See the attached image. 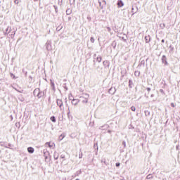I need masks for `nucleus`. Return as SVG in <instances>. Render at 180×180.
<instances>
[{"instance_id": "obj_32", "label": "nucleus", "mask_w": 180, "mask_h": 180, "mask_svg": "<svg viewBox=\"0 0 180 180\" xmlns=\"http://www.w3.org/2000/svg\"><path fill=\"white\" fill-rule=\"evenodd\" d=\"M116 167H120V162H117V163H116Z\"/></svg>"}, {"instance_id": "obj_31", "label": "nucleus", "mask_w": 180, "mask_h": 180, "mask_svg": "<svg viewBox=\"0 0 180 180\" xmlns=\"http://www.w3.org/2000/svg\"><path fill=\"white\" fill-rule=\"evenodd\" d=\"M171 106H172V108H175V104H174V103H171Z\"/></svg>"}, {"instance_id": "obj_41", "label": "nucleus", "mask_w": 180, "mask_h": 180, "mask_svg": "<svg viewBox=\"0 0 180 180\" xmlns=\"http://www.w3.org/2000/svg\"><path fill=\"white\" fill-rule=\"evenodd\" d=\"M68 115H70V111L68 112Z\"/></svg>"}, {"instance_id": "obj_36", "label": "nucleus", "mask_w": 180, "mask_h": 180, "mask_svg": "<svg viewBox=\"0 0 180 180\" xmlns=\"http://www.w3.org/2000/svg\"><path fill=\"white\" fill-rule=\"evenodd\" d=\"M162 43H165V40H164V39H162Z\"/></svg>"}, {"instance_id": "obj_23", "label": "nucleus", "mask_w": 180, "mask_h": 180, "mask_svg": "<svg viewBox=\"0 0 180 180\" xmlns=\"http://www.w3.org/2000/svg\"><path fill=\"white\" fill-rule=\"evenodd\" d=\"M90 41H91V43H95V39H94V37H91Z\"/></svg>"}, {"instance_id": "obj_9", "label": "nucleus", "mask_w": 180, "mask_h": 180, "mask_svg": "<svg viewBox=\"0 0 180 180\" xmlns=\"http://www.w3.org/2000/svg\"><path fill=\"white\" fill-rule=\"evenodd\" d=\"M27 151L30 153V154H33L34 153V148L29 147L27 148Z\"/></svg>"}, {"instance_id": "obj_26", "label": "nucleus", "mask_w": 180, "mask_h": 180, "mask_svg": "<svg viewBox=\"0 0 180 180\" xmlns=\"http://www.w3.org/2000/svg\"><path fill=\"white\" fill-rule=\"evenodd\" d=\"M11 77H13V79H15V75L13 73H11Z\"/></svg>"}, {"instance_id": "obj_16", "label": "nucleus", "mask_w": 180, "mask_h": 180, "mask_svg": "<svg viewBox=\"0 0 180 180\" xmlns=\"http://www.w3.org/2000/svg\"><path fill=\"white\" fill-rule=\"evenodd\" d=\"M145 40L146 43H150V36L145 37Z\"/></svg>"}, {"instance_id": "obj_28", "label": "nucleus", "mask_w": 180, "mask_h": 180, "mask_svg": "<svg viewBox=\"0 0 180 180\" xmlns=\"http://www.w3.org/2000/svg\"><path fill=\"white\" fill-rule=\"evenodd\" d=\"M79 158H82V153H80L79 154Z\"/></svg>"}, {"instance_id": "obj_46", "label": "nucleus", "mask_w": 180, "mask_h": 180, "mask_svg": "<svg viewBox=\"0 0 180 180\" xmlns=\"http://www.w3.org/2000/svg\"><path fill=\"white\" fill-rule=\"evenodd\" d=\"M76 180H79V179H77Z\"/></svg>"}, {"instance_id": "obj_30", "label": "nucleus", "mask_w": 180, "mask_h": 180, "mask_svg": "<svg viewBox=\"0 0 180 180\" xmlns=\"http://www.w3.org/2000/svg\"><path fill=\"white\" fill-rule=\"evenodd\" d=\"M51 86H52V88H53V89H54V82H51Z\"/></svg>"}, {"instance_id": "obj_33", "label": "nucleus", "mask_w": 180, "mask_h": 180, "mask_svg": "<svg viewBox=\"0 0 180 180\" xmlns=\"http://www.w3.org/2000/svg\"><path fill=\"white\" fill-rule=\"evenodd\" d=\"M122 144L124 145V147H126V141H124L122 142Z\"/></svg>"}, {"instance_id": "obj_39", "label": "nucleus", "mask_w": 180, "mask_h": 180, "mask_svg": "<svg viewBox=\"0 0 180 180\" xmlns=\"http://www.w3.org/2000/svg\"><path fill=\"white\" fill-rule=\"evenodd\" d=\"M35 2H37V1H39V0H34Z\"/></svg>"}, {"instance_id": "obj_21", "label": "nucleus", "mask_w": 180, "mask_h": 180, "mask_svg": "<svg viewBox=\"0 0 180 180\" xmlns=\"http://www.w3.org/2000/svg\"><path fill=\"white\" fill-rule=\"evenodd\" d=\"M131 110H132V112H136V107L131 106Z\"/></svg>"}, {"instance_id": "obj_20", "label": "nucleus", "mask_w": 180, "mask_h": 180, "mask_svg": "<svg viewBox=\"0 0 180 180\" xmlns=\"http://www.w3.org/2000/svg\"><path fill=\"white\" fill-rule=\"evenodd\" d=\"M66 13H67V15H71V11H70V9H68V10L66 11Z\"/></svg>"}, {"instance_id": "obj_25", "label": "nucleus", "mask_w": 180, "mask_h": 180, "mask_svg": "<svg viewBox=\"0 0 180 180\" xmlns=\"http://www.w3.org/2000/svg\"><path fill=\"white\" fill-rule=\"evenodd\" d=\"M15 31H13L12 33H11V37H12V39H13V37H15Z\"/></svg>"}, {"instance_id": "obj_40", "label": "nucleus", "mask_w": 180, "mask_h": 180, "mask_svg": "<svg viewBox=\"0 0 180 180\" xmlns=\"http://www.w3.org/2000/svg\"><path fill=\"white\" fill-rule=\"evenodd\" d=\"M64 139V136H63V138L61 139V140H63Z\"/></svg>"}, {"instance_id": "obj_27", "label": "nucleus", "mask_w": 180, "mask_h": 180, "mask_svg": "<svg viewBox=\"0 0 180 180\" xmlns=\"http://www.w3.org/2000/svg\"><path fill=\"white\" fill-rule=\"evenodd\" d=\"M107 30H108V32H110V31L112 30V29H110V27H107Z\"/></svg>"}, {"instance_id": "obj_12", "label": "nucleus", "mask_w": 180, "mask_h": 180, "mask_svg": "<svg viewBox=\"0 0 180 180\" xmlns=\"http://www.w3.org/2000/svg\"><path fill=\"white\" fill-rule=\"evenodd\" d=\"M103 64L105 68H106V67H109V61H108V60L103 61Z\"/></svg>"}, {"instance_id": "obj_15", "label": "nucleus", "mask_w": 180, "mask_h": 180, "mask_svg": "<svg viewBox=\"0 0 180 180\" xmlns=\"http://www.w3.org/2000/svg\"><path fill=\"white\" fill-rule=\"evenodd\" d=\"M11 33V27H8L4 34H9Z\"/></svg>"}, {"instance_id": "obj_6", "label": "nucleus", "mask_w": 180, "mask_h": 180, "mask_svg": "<svg viewBox=\"0 0 180 180\" xmlns=\"http://www.w3.org/2000/svg\"><path fill=\"white\" fill-rule=\"evenodd\" d=\"M56 103L58 105V106H59L60 109H63V100L61 99H57L56 101Z\"/></svg>"}, {"instance_id": "obj_38", "label": "nucleus", "mask_w": 180, "mask_h": 180, "mask_svg": "<svg viewBox=\"0 0 180 180\" xmlns=\"http://www.w3.org/2000/svg\"><path fill=\"white\" fill-rule=\"evenodd\" d=\"M160 92H163V90H162V89H160Z\"/></svg>"}, {"instance_id": "obj_35", "label": "nucleus", "mask_w": 180, "mask_h": 180, "mask_svg": "<svg viewBox=\"0 0 180 180\" xmlns=\"http://www.w3.org/2000/svg\"><path fill=\"white\" fill-rule=\"evenodd\" d=\"M53 7H54L55 11L57 12V6H53Z\"/></svg>"}, {"instance_id": "obj_37", "label": "nucleus", "mask_w": 180, "mask_h": 180, "mask_svg": "<svg viewBox=\"0 0 180 180\" xmlns=\"http://www.w3.org/2000/svg\"><path fill=\"white\" fill-rule=\"evenodd\" d=\"M108 133H112V131L108 130Z\"/></svg>"}, {"instance_id": "obj_44", "label": "nucleus", "mask_w": 180, "mask_h": 180, "mask_svg": "<svg viewBox=\"0 0 180 180\" xmlns=\"http://www.w3.org/2000/svg\"><path fill=\"white\" fill-rule=\"evenodd\" d=\"M135 74H136V75H137V72H135Z\"/></svg>"}, {"instance_id": "obj_17", "label": "nucleus", "mask_w": 180, "mask_h": 180, "mask_svg": "<svg viewBox=\"0 0 180 180\" xmlns=\"http://www.w3.org/2000/svg\"><path fill=\"white\" fill-rule=\"evenodd\" d=\"M45 144H46V146H49V148H51V147H53V144H54V143H51L50 142H46Z\"/></svg>"}, {"instance_id": "obj_4", "label": "nucleus", "mask_w": 180, "mask_h": 180, "mask_svg": "<svg viewBox=\"0 0 180 180\" xmlns=\"http://www.w3.org/2000/svg\"><path fill=\"white\" fill-rule=\"evenodd\" d=\"M131 12L132 15H134V13H137V12H139V7L137 6H132Z\"/></svg>"}, {"instance_id": "obj_1", "label": "nucleus", "mask_w": 180, "mask_h": 180, "mask_svg": "<svg viewBox=\"0 0 180 180\" xmlns=\"http://www.w3.org/2000/svg\"><path fill=\"white\" fill-rule=\"evenodd\" d=\"M34 96H37L39 99L41 98V96H44V93L43 91H40V89H35L34 90Z\"/></svg>"}, {"instance_id": "obj_8", "label": "nucleus", "mask_w": 180, "mask_h": 180, "mask_svg": "<svg viewBox=\"0 0 180 180\" xmlns=\"http://www.w3.org/2000/svg\"><path fill=\"white\" fill-rule=\"evenodd\" d=\"M108 92H109V94H110V95H113L116 92V89L111 87L109 89Z\"/></svg>"}, {"instance_id": "obj_45", "label": "nucleus", "mask_w": 180, "mask_h": 180, "mask_svg": "<svg viewBox=\"0 0 180 180\" xmlns=\"http://www.w3.org/2000/svg\"><path fill=\"white\" fill-rule=\"evenodd\" d=\"M135 74H136V75H137V72H135Z\"/></svg>"}, {"instance_id": "obj_10", "label": "nucleus", "mask_w": 180, "mask_h": 180, "mask_svg": "<svg viewBox=\"0 0 180 180\" xmlns=\"http://www.w3.org/2000/svg\"><path fill=\"white\" fill-rule=\"evenodd\" d=\"M124 5V4H123V1L122 0H119L117 1V6H119V8H122V6H123Z\"/></svg>"}, {"instance_id": "obj_2", "label": "nucleus", "mask_w": 180, "mask_h": 180, "mask_svg": "<svg viewBox=\"0 0 180 180\" xmlns=\"http://www.w3.org/2000/svg\"><path fill=\"white\" fill-rule=\"evenodd\" d=\"M89 98V94H84L82 96H80V99L82 103H88V99Z\"/></svg>"}, {"instance_id": "obj_19", "label": "nucleus", "mask_w": 180, "mask_h": 180, "mask_svg": "<svg viewBox=\"0 0 180 180\" xmlns=\"http://www.w3.org/2000/svg\"><path fill=\"white\" fill-rule=\"evenodd\" d=\"M160 27H161V29H164V28L165 27V24L161 23V24L160 25Z\"/></svg>"}, {"instance_id": "obj_13", "label": "nucleus", "mask_w": 180, "mask_h": 180, "mask_svg": "<svg viewBox=\"0 0 180 180\" xmlns=\"http://www.w3.org/2000/svg\"><path fill=\"white\" fill-rule=\"evenodd\" d=\"M53 158H54V160H58V153L54 152Z\"/></svg>"}, {"instance_id": "obj_14", "label": "nucleus", "mask_w": 180, "mask_h": 180, "mask_svg": "<svg viewBox=\"0 0 180 180\" xmlns=\"http://www.w3.org/2000/svg\"><path fill=\"white\" fill-rule=\"evenodd\" d=\"M44 155L46 160H47V155H49V151H47V150H44Z\"/></svg>"}, {"instance_id": "obj_42", "label": "nucleus", "mask_w": 180, "mask_h": 180, "mask_svg": "<svg viewBox=\"0 0 180 180\" xmlns=\"http://www.w3.org/2000/svg\"><path fill=\"white\" fill-rule=\"evenodd\" d=\"M61 158H64V157L61 156Z\"/></svg>"}, {"instance_id": "obj_7", "label": "nucleus", "mask_w": 180, "mask_h": 180, "mask_svg": "<svg viewBox=\"0 0 180 180\" xmlns=\"http://www.w3.org/2000/svg\"><path fill=\"white\" fill-rule=\"evenodd\" d=\"M94 59L97 61V63H101V61H102V57L101 56L94 55Z\"/></svg>"}, {"instance_id": "obj_5", "label": "nucleus", "mask_w": 180, "mask_h": 180, "mask_svg": "<svg viewBox=\"0 0 180 180\" xmlns=\"http://www.w3.org/2000/svg\"><path fill=\"white\" fill-rule=\"evenodd\" d=\"M162 64H165V65H168V62L167 61V56H165V55H163L162 56Z\"/></svg>"}, {"instance_id": "obj_24", "label": "nucleus", "mask_w": 180, "mask_h": 180, "mask_svg": "<svg viewBox=\"0 0 180 180\" xmlns=\"http://www.w3.org/2000/svg\"><path fill=\"white\" fill-rule=\"evenodd\" d=\"M15 91H17V92H19L20 94H23V90L21 89V90H18L17 89H15Z\"/></svg>"}, {"instance_id": "obj_3", "label": "nucleus", "mask_w": 180, "mask_h": 180, "mask_svg": "<svg viewBox=\"0 0 180 180\" xmlns=\"http://www.w3.org/2000/svg\"><path fill=\"white\" fill-rule=\"evenodd\" d=\"M46 45V50H48V51H51V50H53V48L51 47V41H48Z\"/></svg>"}, {"instance_id": "obj_11", "label": "nucleus", "mask_w": 180, "mask_h": 180, "mask_svg": "<svg viewBox=\"0 0 180 180\" xmlns=\"http://www.w3.org/2000/svg\"><path fill=\"white\" fill-rule=\"evenodd\" d=\"M79 103V100H78V99H73L72 101V105H78V103Z\"/></svg>"}, {"instance_id": "obj_18", "label": "nucleus", "mask_w": 180, "mask_h": 180, "mask_svg": "<svg viewBox=\"0 0 180 180\" xmlns=\"http://www.w3.org/2000/svg\"><path fill=\"white\" fill-rule=\"evenodd\" d=\"M50 119H51V122H53V123H56V117L52 116V117H51Z\"/></svg>"}, {"instance_id": "obj_43", "label": "nucleus", "mask_w": 180, "mask_h": 180, "mask_svg": "<svg viewBox=\"0 0 180 180\" xmlns=\"http://www.w3.org/2000/svg\"><path fill=\"white\" fill-rule=\"evenodd\" d=\"M148 176H150V175H148V176H147V178H149Z\"/></svg>"}, {"instance_id": "obj_22", "label": "nucleus", "mask_w": 180, "mask_h": 180, "mask_svg": "<svg viewBox=\"0 0 180 180\" xmlns=\"http://www.w3.org/2000/svg\"><path fill=\"white\" fill-rule=\"evenodd\" d=\"M81 170H79V171H78V172H77L76 173H75V176H78V175H79V174H81Z\"/></svg>"}, {"instance_id": "obj_29", "label": "nucleus", "mask_w": 180, "mask_h": 180, "mask_svg": "<svg viewBox=\"0 0 180 180\" xmlns=\"http://www.w3.org/2000/svg\"><path fill=\"white\" fill-rule=\"evenodd\" d=\"M14 2L18 5V4H19V0H15Z\"/></svg>"}, {"instance_id": "obj_34", "label": "nucleus", "mask_w": 180, "mask_h": 180, "mask_svg": "<svg viewBox=\"0 0 180 180\" xmlns=\"http://www.w3.org/2000/svg\"><path fill=\"white\" fill-rule=\"evenodd\" d=\"M147 91H148V92H150V91H151V89L150 87H148Z\"/></svg>"}]
</instances>
